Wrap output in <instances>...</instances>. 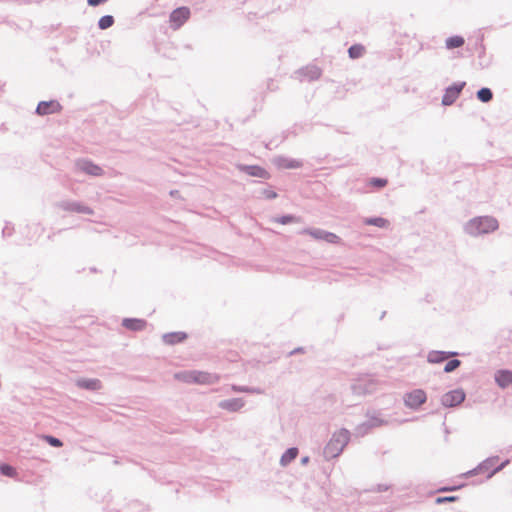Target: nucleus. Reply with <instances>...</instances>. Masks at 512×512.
Returning a JSON list of instances; mask_svg holds the SVG:
<instances>
[{"label": "nucleus", "instance_id": "1", "mask_svg": "<svg viewBox=\"0 0 512 512\" xmlns=\"http://www.w3.org/2000/svg\"><path fill=\"white\" fill-rule=\"evenodd\" d=\"M499 228L498 220L489 215L476 216L468 220L464 226V232L471 237L490 234Z\"/></svg>", "mask_w": 512, "mask_h": 512}, {"label": "nucleus", "instance_id": "2", "mask_svg": "<svg viewBox=\"0 0 512 512\" xmlns=\"http://www.w3.org/2000/svg\"><path fill=\"white\" fill-rule=\"evenodd\" d=\"M350 441V432L345 428L335 431L324 447V456L327 459L338 457Z\"/></svg>", "mask_w": 512, "mask_h": 512}, {"label": "nucleus", "instance_id": "3", "mask_svg": "<svg viewBox=\"0 0 512 512\" xmlns=\"http://www.w3.org/2000/svg\"><path fill=\"white\" fill-rule=\"evenodd\" d=\"M498 461H499V457L498 456H491V457H488L485 460H483L481 463H479L478 464V469L479 470H484L486 475L483 478H480L478 480L473 481V484L474 485L481 484L485 480L490 479L496 473H498L499 471L504 469L509 464V462H510L509 459H506V460H504L503 462H501L500 464L497 465Z\"/></svg>", "mask_w": 512, "mask_h": 512}, {"label": "nucleus", "instance_id": "4", "mask_svg": "<svg viewBox=\"0 0 512 512\" xmlns=\"http://www.w3.org/2000/svg\"><path fill=\"white\" fill-rule=\"evenodd\" d=\"M378 381L372 375H363L358 377L351 384V390L354 395L365 396L376 391Z\"/></svg>", "mask_w": 512, "mask_h": 512}, {"label": "nucleus", "instance_id": "5", "mask_svg": "<svg viewBox=\"0 0 512 512\" xmlns=\"http://www.w3.org/2000/svg\"><path fill=\"white\" fill-rule=\"evenodd\" d=\"M300 235H309L315 240L325 241L330 244H339L341 242V238L335 233L326 231L321 228H303L297 232Z\"/></svg>", "mask_w": 512, "mask_h": 512}, {"label": "nucleus", "instance_id": "6", "mask_svg": "<svg viewBox=\"0 0 512 512\" xmlns=\"http://www.w3.org/2000/svg\"><path fill=\"white\" fill-rule=\"evenodd\" d=\"M427 401V394L423 389L417 388L406 392L403 395L404 405L414 411L420 409V407Z\"/></svg>", "mask_w": 512, "mask_h": 512}, {"label": "nucleus", "instance_id": "7", "mask_svg": "<svg viewBox=\"0 0 512 512\" xmlns=\"http://www.w3.org/2000/svg\"><path fill=\"white\" fill-rule=\"evenodd\" d=\"M465 86V81H458L446 87L441 99V104L443 106H451L452 104H454L455 101L459 98Z\"/></svg>", "mask_w": 512, "mask_h": 512}, {"label": "nucleus", "instance_id": "8", "mask_svg": "<svg viewBox=\"0 0 512 512\" xmlns=\"http://www.w3.org/2000/svg\"><path fill=\"white\" fill-rule=\"evenodd\" d=\"M190 9L186 6L177 7L169 15L170 27L174 30L182 27L190 18Z\"/></svg>", "mask_w": 512, "mask_h": 512}, {"label": "nucleus", "instance_id": "9", "mask_svg": "<svg viewBox=\"0 0 512 512\" xmlns=\"http://www.w3.org/2000/svg\"><path fill=\"white\" fill-rule=\"evenodd\" d=\"M466 398L462 388H457L444 393L441 397V404L446 408H453L460 405Z\"/></svg>", "mask_w": 512, "mask_h": 512}, {"label": "nucleus", "instance_id": "10", "mask_svg": "<svg viewBox=\"0 0 512 512\" xmlns=\"http://www.w3.org/2000/svg\"><path fill=\"white\" fill-rule=\"evenodd\" d=\"M183 380L188 383L211 384L218 380V376L202 371H190L184 374Z\"/></svg>", "mask_w": 512, "mask_h": 512}, {"label": "nucleus", "instance_id": "11", "mask_svg": "<svg viewBox=\"0 0 512 512\" xmlns=\"http://www.w3.org/2000/svg\"><path fill=\"white\" fill-rule=\"evenodd\" d=\"M58 207L68 212H75L87 215L94 214V210L91 207L79 201L63 200L58 203Z\"/></svg>", "mask_w": 512, "mask_h": 512}, {"label": "nucleus", "instance_id": "12", "mask_svg": "<svg viewBox=\"0 0 512 512\" xmlns=\"http://www.w3.org/2000/svg\"><path fill=\"white\" fill-rule=\"evenodd\" d=\"M76 167L90 176L98 177L104 174V170L98 164H95L89 159H78L76 161Z\"/></svg>", "mask_w": 512, "mask_h": 512}, {"label": "nucleus", "instance_id": "13", "mask_svg": "<svg viewBox=\"0 0 512 512\" xmlns=\"http://www.w3.org/2000/svg\"><path fill=\"white\" fill-rule=\"evenodd\" d=\"M237 169L245 173L251 177L261 178V179H270L271 174L263 167L259 165H247V164H238Z\"/></svg>", "mask_w": 512, "mask_h": 512}, {"label": "nucleus", "instance_id": "14", "mask_svg": "<svg viewBox=\"0 0 512 512\" xmlns=\"http://www.w3.org/2000/svg\"><path fill=\"white\" fill-rule=\"evenodd\" d=\"M62 105L57 100L40 101L36 107L35 113L39 116L59 113Z\"/></svg>", "mask_w": 512, "mask_h": 512}, {"label": "nucleus", "instance_id": "15", "mask_svg": "<svg viewBox=\"0 0 512 512\" xmlns=\"http://www.w3.org/2000/svg\"><path fill=\"white\" fill-rule=\"evenodd\" d=\"M272 163L278 169H298L303 166L302 160L290 158L283 155L275 156L272 159Z\"/></svg>", "mask_w": 512, "mask_h": 512}, {"label": "nucleus", "instance_id": "16", "mask_svg": "<svg viewBox=\"0 0 512 512\" xmlns=\"http://www.w3.org/2000/svg\"><path fill=\"white\" fill-rule=\"evenodd\" d=\"M300 80H307L309 82L319 79L322 75V70L316 65H307L296 71Z\"/></svg>", "mask_w": 512, "mask_h": 512}, {"label": "nucleus", "instance_id": "17", "mask_svg": "<svg viewBox=\"0 0 512 512\" xmlns=\"http://www.w3.org/2000/svg\"><path fill=\"white\" fill-rule=\"evenodd\" d=\"M494 380L498 387L505 389L512 385V370L498 369L494 373Z\"/></svg>", "mask_w": 512, "mask_h": 512}, {"label": "nucleus", "instance_id": "18", "mask_svg": "<svg viewBox=\"0 0 512 512\" xmlns=\"http://www.w3.org/2000/svg\"><path fill=\"white\" fill-rule=\"evenodd\" d=\"M458 355L455 351L431 350L427 355V361L431 364H440L447 361L451 356Z\"/></svg>", "mask_w": 512, "mask_h": 512}, {"label": "nucleus", "instance_id": "19", "mask_svg": "<svg viewBox=\"0 0 512 512\" xmlns=\"http://www.w3.org/2000/svg\"><path fill=\"white\" fill-rule=\"evenodd\" d=\"M245 405V401L243 398H231L225 399L218 403V407L229 411V412H238Z\"/></svg>", "mask_w": 512, "mask_h": 512}, {"label": "nucleus", "instance_id": "20", "mask_svg": "<svg viewBox=\"0 0 512 512\" xmlns=\"http://www.w3.org/2000/svg\"><path fill=\"white\" fill-rule=\"evenodd\" d=\"M484 35L478 37L479 51H478V65L481 69L488 68L492 64V56L486 55V48L483 43Z\"/></svg>", "mask_w": 512, "mask_h": 512}, {"label": "nucleus", "instance_id": "21", "mask_svg": "<svg viewBox=\"0 0 512 512\" xmlns=\"http://www.w3.org/2000/svg\"><path fill=\"white\" fill-rule=\"evenodd\" d=\"M188 334L183 331L169 332L162 335V341L166 345H176L187 340Z\"/></svg>", "mask_w": 512, "mask_h": 512}, {"label": "nucleus", "instance_id": "22", "mask_svg": "<svg viewBox=\"0 0 512 512\" xmlns=\"http://www.w3.org/2000/svg\"><path fill=\"white\" fill-rule=\"evenodd\" d=\"M80 389L98 391L102 388V382L97 378H79L75 382Z\"/></svg>", "mask_w": 512, "mask_h": 512}, {"label": "nucleus", "instance_id": "23", "mask_svg": "<svg viewBox=\"0 0 512 512\" xmlns=\"http://www.w3.org/2000/svg\"><path fill=\"white\" fill-rule=\"evenodd\" d=\"M147 321L141 318H124L122 326L130 331H142L147 326Z\"/></svg>", "mask_w": 512, "mask_h": 512}, {"label": "nucleus", "instance_id": "24", "mask_svg": "<svg viewBox=\"0 0 512 512\" xmlns=\"http://www.w3.org/2000/svg\"><path fill=\"white\" fill-rule=\"evenodd\" d=\"M299 454V449L297 447H290L285 450L280 458V465L282 467L288 466L292 461L296 459Z\"/></svg>", "mask_w": 512, "mask_h": 512}, {"label": "nucleus", "instance_id": "25", "mask_svg": "<svg viewBox=\"0 0 512 512\" xmlns=\"http://www.w3.org/2000/svg\"><path fill=\"white\" fill-rule=\"evenodd\" d=\"M464 44H465V39L461 35H453V36L448 37L445 40V48L448 50L460 48Z\"/></svg>", "mask_w": 512, "mask_h": 512}, {"label": "nucleus", "instance_id": "26", "mask_svg": "<svg viewBox=\"0 0 512 512\" xmlns=\"http://www.w3.org/2000/svg\"><path fill=\"white\" fill-rule=\"evenodd\" d=\"M363 222L365 225L375 226L378 228H387L390 224L387 219L380 216L367 217Z\"/></svg>", "mask_w": 512, "mask_h": 512}, {"label": "nucleus", "instance_id": "27", "mask_svg": "<svg viewBox=\"0 0 512 512\" xmlns=\"http://www.w3.org/2000/svg\"><path fill=\"white\" fill-rule=\"evenodd\" d=\"M476 98L482 103H489L493 99V91L488 87H482L477 90Z\"/></svg>", "mask_w": 512, "mask_h": 512}, {"label": "nucleus", "instance_id": "28", "mask_svg": "<svg viewBox=\"0 0 512 512\" xmlns=\"http://www.w3.org/2000/svg\"><path fill=\"white\" fill-rule=\"evenodd\" d=\"M0 474L5 477L15 478L18 472L12 465L6 462H0Z\"/></svg>", "mask_w": 512, "mask_h": 512}, {"label": "nucleus", "instance_id": "29", "mask_svg": "<svg viewBox=\"0 0 512 512\" xmlns=\"http://www.w3.org/2000/svg\"><path fill=\"white\" fill-rule=\"evenodd\" d=\"M365 51V48L362 44H353L348 48V56L351 59L360 58Z\"/></svg>", "mask_w": 512, "mask_h": 512}, {"label": "nucleus", "instance_id": "30", "mask_svg": "<svg viewBox=\"0 0 512 512\" xmlns=\"http://www.w3.org/2000/svg\"><path fill=\"white\" fill-rule=\"evenodd\" d=\"M115 23V19L112 15H104L100 17V19L97 22V26L100 30H106L110 27H112Z\"/></svg>", "mask_w": 512, "mask_h": 512}, {"label": "nucleus", "instance_id": "31", "mask_svg": "<svg viewBox=\"0 0 512 512\" xmlns=\"http://www.w3.org/2000/svg\"><path fill=\"white\" fill-rule=\"evenodd\" d=\"M126 512H148V509L143 503L133 500L128 503Z\"/></svg>", "mask_w": 512, "mask_h": 512}, {"label": "nucleus", "instance_id": "32", "mask_svg": "<svg viewBox=\"0 0 512 512\" xmlns=\"http://www.w3.org/2000/svg\"><path fill=\"white\" fill-rule=\"evenodd\" d=\"M301 218L295 216L293 214H284L277 218H275V222L280 223L282 225H287L290 223L300 222Z\"/></svg>", "mask_w": 512, "mask_h": 512}, {"label": "nucleus", "instance_id": "33", "mask_svg": "<svg viewBox=\"0 0 512 512\" xmlns=\"http://www.w3.org/2000/svg\"><path fill=\"white\" fill-rule=\"evenodd\" d=\"M231 389L233 392L237 393H250V394H260L261 389L249 386H240V385H232Z\"/></svg>", "mask_w": 512, "mask_h": 512}, {"label": "nucleus", "instance_id": "34", "mask_svg": "<svg viewBox=\"0 0 512 512\" xmlns=\"http://www.w3.org/2000/svg\"><path fill=\"white\" fill-rule=\"evenodd\" d=\"M388 184V180L386 178L382 177H371L368 180V185L376 188V189H382Z\"/></svg>", "mask_w": 512, "mask_h": 512}, {"label": "nucleus", "instance_id": "35", "mask_svg": "<svg viewBox=\"0 0 512 512\" xmlns=\"http://www.w3.org/2000/svg\"><path fill=\"white\" fill-rule=\"evenodd\" d=\"M43 440L48 444L50 445L51 447H54V448H60L63 446V441L60 439V438H57L53 435H50V434H44L42 436Z\"/></svg>", "mask_w": 512, "mask_h": 512}, {"label": "nucleus", "instance_id": "36", "mask_svg": "<svg viewBox=\"0 0 512 512\" xmlns=\"http://www.w3.org/2000/svg\"><path fill=\"white\" fill-rule=\"evenodd\" d=\"M367 416H368L367 422L369 423V425H370V427L372 429L376 428V427H380V426L386 425L388 423V421L380 418L377 415H369V414H367Z\"/></svg>", "mask_w": 512, "mask_h": 512}, {"label": "nucleus", "instance_id": "37", "mask_svg": "<svg viewBox=\"0 0 512 512\" xmlns=\"http://www.w3.org/2000/svg\"><path fill=\"white\" fill-rule=\"evenodd\" d=\"M461 361L458 359H450L446 362L444 366V372L445 373H451L455 371L458 367H460Z\"/></svg>", "mask_w": 512, "mask_h": 512}, {"label": "nucleus", "instance_id": "38", "mask_svg": "<svg viewBox=\"0 0 512 512\" xmlns=\"http://www.w3.org/2000/svg\"><path fill=\"white\" fill-rule=\"evenodd\" d=\"M465 483L455 484V485H449V486H442L436 490L437 493H446V492H454L462 489L465 487Z\"/></svg>", "mask_w": 512, "mask_h": 512}, {"label": "nucleus", "instance_id": "39", "mask_svg": "<svg viewBox=\"0 0 512 512\" xmlns=\"http://www.w3.org/2000/svg\"><path fill=\"white\" fill-rule=\"evenodd\" d=\"M371 427L367 421L357 425L355 431L358 436H364L371 431Z\"/></svg>", "mask_w": 512, "mask_h": 512}, {"label": "nucleus", "instance_id": "40", "mask_svg": "<svg viewBox=\"0 0 512 512\" xmlns=\"http://www.w3.org/2000/svg\"><path fill=\"white\" fill-rule=\"evenodd\" d=\"M459 500V497L458 496H439L435 499V503L437 505H441V504H445V503H450V502H456Z\"/></svg>", "mask_w": 512, "mask_h": 512}, {"label": "nucleus", "instance_id": "41", "mask_svg": "<svg viewBox=\"0 0 512 512\" xmlns=\"http://www.w3.org/2000/svg\"><path fill=\"white\" fill-rule=\"evenodd\" d=\"M482 474L486 475L484 470H479L478 469V465H477L475 468H473V469H471V470L461 474L460 477H462V478H470V477L479 476V475H482Z\"/></svg>", "mask_w": 512, "mask_h": 512}, {"label": "nucleus", "instance_id": "42", "mask_svg": "<svg viewBox=\"0 0 512 512\" xmlns=\"http://www.w3.org/2000/svg\"><path fill=\"white\" fill-rule=\"evenodd\" d=\"M260 195L265 198V199H268V200H272V199H275L277 198L278 194L272 190V189H269V188H265V189H262L260 191Z\"/></svg>", "mask_w": 512, "mask_h": 512}, {"label": "nucleus", "instance_id": "43", "mask_svg": "<svg viewBox=\"0 0 512 512\" xmlns=\"http://www.w3.org/2000/svg\"><path fill=\"white\" fill-rule=\"evenodd\" d=\"M13 231H14V227L11 226V224L9 222H7L6 225L4 226V228L2 229V237L6 238V237L11 236Z\"/></svg>", "mask_w": 512, "mask_h": 512}, {"label": "nucleus", "instance_id": "44", "mask_svg": "<svg viewBox=\"0 0 512 512\" xmlns=\"http://www.w3.org/2000/svg\"><path fill=\"white\" fill-rule=\"evenodd\" d=\"M389 489H390V485H388V484H377V486L374 489H372V491L381 493V492H385Z\"/></svg>", "mask_w": 512, "mask_h": 512}, {"label": "nucleus", "instance_id": "45", "mask_svg": "<svg viewBox=\"0 0 512 512\" xmlns=\"http://www.w3.org/2000/svg\"><path fill=\"white\" fill-rule=\"evenodd\" d=\"M108 0H87V4L91 7H97L101 4H104Z\"/></svg>", "mask_w": 512, "mask_h": 512}, {"label": "nucleus", "instance_id": "46", "mask_svg": "<svg viewBox=\"0 0 512 512\" xmlns=\"http://www.w3.org/2000/svg\"><path fill=\"white\" fill-rule=\"evenodd\" d=\"M305 352L306 351H305L304 347H297V348L293 349L292 351H290L288 353V357H291V356L296 355V354H303Z\"/></svg>", "mask_w": 512, "mask_h": 512}, {"label": "nucleus", "instance_id": "47", "mask_svg": "<svg viewBox=\"0 0 512 512\" xmlns=\"http://www.w3.org/2000/svg\"><path fill=\"white\" fill-rule=\"evenodd\" d=\"M309 461H310V457H309V456H303V457L301 458V460H300V463H301L302 465H306V464H308V463H309Z\"/></svg>", "mask_w": 512, "mask_h": 512}, {"label": "nucleus", "instance_id": "48", "mask_svg": "<svg viewBox=\"0 0 512 512\" xmlns=\"http://www.w3.org/2000/svg\"><path fill=\"white\" fill-rule=\"evenodd\" d=\"M177 194H179V191H178V190H172V191L170 192V195H171V196H173V197H175Z\"/></svg>", "mask_w": 512, "mask_h": 512}, {"label": "nucleus", "instance_id": "49", "mask_svg": "<svg viewBox=\"0 0 512 512\" xmlns=\"http://www.w3.org/2000/svg\"><path fill=\"white\" fill-rule=\"evenodd\" d=\"M474 48H475V50L479 51L478 38L476 39V42H475Z\"/></svg>", "mask_w": 512, "mask_h": 512}, {"label": "nucleus", "instance_id": "50", "mask_svg": "<svg viewBox=\"0 0 512 512\" xmlns=\"http://www.w3.org/2000/svg\"><path fill=\"white\" fill-rule=\"evenodd\" d=\"M90 271H91V272H93V273H95V272H97V269H96L95 267H91V268H90Z\"/></svg>", "mask_w": 512, "mask_h": 512}, {"label": "nucleus", "instance_id": "51", "mask_svg": "<svg viewBox=\"0 0 512 512\" xmlns=\"http://www.w3.org/2000/svg\"><path fill=\"white\" fill-rule=\"evenodd\" d=\"M385 314H386V312H385V311H384V312H382L380 319H383V317L385 316Z\"/></svg>", "mask_w": 512, "mask_h": 512}]
</instances>
